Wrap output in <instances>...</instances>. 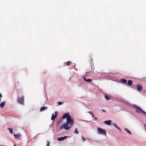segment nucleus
I'll list each match as a JSON object with an SVG mask.
<instances>
[{"instance_id":"1","label":"nucleus","mask_w":146,"mask_h":146,"mask_svg":"<svg viewBox=\"0 0 146 146\" xmlns=\"http://www.w3.org/2000/svg\"><path fill=\"white\" fill-rule=\"evenodd\" d=\"M66 118L67 119L66 122L68 123H69L70 125H72L74 123V121L73 119L71 118V116L68 113H66L64 114L62 117L63 119Z\"/></svg>"},{"instance_id":"2","label":"nucleus","mask_w":146,"mask_h":146,"mask_svg":"<svg viewBox=\"0 0 146 146\" xmlns=\"http://www.w3.org/2000/svg\"><path fill=\"white\" fill-rule=\"evenodd\" d=\"M98 133V134L106 135V131L105 129L98 127L97 129Z\"/></svg>"},{"instance_id":"3","label":"nucleus","mask_w":146,"mask_h":146,"mask_svg":"<svg viewBox=\"0 0 146 146\" xmlns=\"http://www.w3.org/2000/svg\"><path fill=\"white\" fill-rule=\"evenodd\" d=\"M17 102L23 105L24 102V97L22 96L21 98L18 97L17 99Z\"/></svg>"},{"instance_id":"4","label":"nucleus","mask_w":146,"mask_h":146,"mask_svg":"<svg viewBox=\"0 0 146 146\" xmlns=\"http://www.w3.org/2000/svg\"><path fill=\"white\" fill-rule=\"evenodd\" d=\"M69 123H68L66 122V123L64 125V128L66 130H68L71 127Z\"/></svg>"},{"instance_id":"5","label":"nucleus","mask_w":146,"mask_h":146,"mask_svg":"<svg viewBox=\"0 0 146 146\" xmlns=\"http://www.w3.org/2000/svg\"><path fill=\"white\" fill-rule=\"evenodd\" d=\"M57 112L55 111L54 113L55 115L54 114H52V115L51 119L52 120H54L57 117Z\"/></svg>"},{"instance_id":"6","label":"nucleus","mask_w":146,"mask_h":146,"mask_svg":"<svg viewBox=\"0 0 146 146\" xmlns=\"http://www.w3.org/2000/svg\"><path fill=\"white\" fill-rule=\"evenodd\" d=\"M133 106L135 108H137L138 110H139L140 111L142 112L145 113V114H146V113H145L144 111L141 110L140 108L138 106H137L135 105H134Z\"/></svg>"},{"instance_id":"7","label":"nucleus","mask_w":146,"mask_h":146,"mask_svg":"<svg viewBox=\"0 0 146 146\" xmlns=\"http://www.w3.org/2000/svg\"><path fill=\"white\" fill-rule=\"evenodd\" d=\"M137 90L139 91H140L142 89V86L139 84H138L137 85Z\"/></svg>"},{"instance_id":"8","label":"nucleus","mask_w":146,"mask_h":146,"mask_svg":"<svg viewBox=\"0 0 146 146\" xmlns=\"http://www.w3.org/2000/svg\"><path fill=\"white\" fill-rule=\"evenodd\" d=\"M111 121L110 120L106 121H104V123L108 125H110L111 124Z\"/></svg>"},{"instance_id":"9","label":"nucleus","mask_w":146,"mask_h":146,"mask_svg":"<svg viewBox=\"0 0 146 146\" xmlns=\"http://www.w3.org/2000/svg\"><path fill=\"white\" fill-rule=\"evenodd\" d=\"M93 59H92V58H91V70H88L90 72H91V71H93V72L94 71V67H92V64L91 63H92V61H93Z\"/></svg>"},{"instance_id":"10","label":"nucleus","mask_w":146,"mask_h":146,"mask_svg":"<svg viewBox=\"0 0 146 146\" xmlns=\"http://www.w3.org/2000/svg\"><path fill=\"white\" fill-rule=\"evenodd\" d=\"M14 136L15 137V138L16 139H18L21 136V135L20 134H18L17 135L14 134Z\"/></svg>"},{"instance_id":"11","label":"nucleus","mask_w":146,"mask_h":146,"mask_svg":"<svg viewBox=\"0 0 146 146\" xmlns=\"http://www.w3.org/2000/svg\"><path fill=\"white\" fill-rule=\"evenodd\" d=\"M84 80L86 81L87 82H91L92 81V80L91 79H86L85 77H84L83 78Z\"/></svg>"},{"instance_id":"12","label":"nucleus","mask_w":146,"mask_h":146,"mask_svg":"<svg viewBox=\"0 0 146 146\" xmlns=\"http://www.w3.org/2000/svg\"><path fill=\"white\" fill-rule=\"evenodd\" d=\"M47 108L45 107H43L41 108L40 111H44L45 110H47Z\"/></svg>"},{"instance_id":"13","label":"nucleus","mask_w":146,"mask_h":146,"mask_svg":"<svg viewBox=\"0 0 146 146\" xmlns=\"http://www.w3.org/2000/svg\"><path fill=\"white\" fill-rule=\"evenodd\" d=\"M5 102H3L1 103L0 104V107L2 108H3L5 106Z\"/></svg>"},{"instance_id":"14","label":"nucleus","mask_w":146,"mask_h":146,"mask_svg":"<svg viewBox=\"0 0 146 146\" xmlns=\"http://www.w3.org/2000/svg\"><path fill=\"white\" fill-rule=\"evenodd\" d=\"M132 83L133 82L131 80H129L128 81L127 84L129 86H131Z\"/></svg>"},{"instance_id":"15","label":"nucleus","mask_w":146,"mask_h":146,"mask_svg":"<svg viewBox=\"0 0 146 146\" xmlns=\"http://www.w3.org/2000/svg\"><path fill=\"white\" fill-rule=\"evenodd\" d=\"M57 139L58 141H61L64 140V138H63V137H58Z\"/></svg>"},{"instance_id":"16","label":"nucleus","mask_w":146,"mask_h":146,"mask_svg":"<svg viewBox=\"0 0 146 146\" xmlns=\"http://www.w3.org/2000/svg\"><path fill=\"white\" fill-rule=\"evenodd\" d=\"M121 81L124 83H126L127 82V80L123 79H121Z\"/></svg>"},{"instance_id":"17","label":"nucleus","mask_w":146,"mask_h":146,"mask_svg":"<svg viewBox=\"0 0 146 146\" xmlns=\"http://www.w3.org/2000/svg\"><path fill=\"white\" fill-rule=\"evenodd\" d=\"M8 129L9 130L10 132L11 133L13 134V130L11 128H8Z\"/></svg>"},{"instance_id":"18","label":"nucleus","mask_w":146,"mask_h":146,"mask_svg":"<svg viewBox=\"0 0 146 146\" xmlns=\"http://www.w3.org/2000/svg\"><path fill=\"white\" fill-rule=\"evenodd\" d=\"M105 98L107 100H109L110 99V98L109 97L106 95H105Z\"/></svg>"},{"instance_id":"19","label":"nucleus","mask_w":146,"mask_h":146,"mask_svg":"<svg viewBox=\"0 0 146 146\" xmlns=\"http://www.w3.org/2000/svg\"><path fill=\"white\" fill-rule=\"evenodd\" d=\"M125 129L129 134L130 135L131 134V132L127 129Z\"/></svg>"},{"instance_id":"20","label":"nucleus","mask_w":146,"mask_h":146,"mask_svg":"<svg viewBox=\"0 0 146 146\" xmlns=\"http://www.w3.org/2000/svg\"><path fill=\"white\" fill-rule=\"evenodd\" d=\"M114 125L118 129H119L120 131H121V129H120L117 125L115 124H114Z\"/></svg>"},{"instance_id":"21","label":"nucleus","mask_w":146,"mask_h":146,"mask_svg":"<svg viewBox=\"0 0 146 146\" xmlns=\"http://www.w3.org/2000/svg\"><path fill=\"white\" fill-rule=\"evenodd\" d=\"M74 133L76 134H78L79 133L78 131L77 130V129L76 128L74 131Z\"/></svg>"},{"instance_id":"22","label":"nucleus","mask_w":146,"mask_h":146,"mask_svg":"<svg viewBox=\"0 0 146 146\" xmlns=\"http://www.w3.org/2000/svg\"><path fill=\"white\" fill-rule=\"evenodd\" d=\"M63 128L64 126L63 125H61L59 127V129L60 130H62L63 129Z\"/></svg>"},{"instance_id":"23","label":"nucleus","mask_w":146,"mask_h":146,"mask_svg":"<svg viewBox=\"0 0 146 146\" xmlns=\"http://www.w3.org/2000/svg\"><path fill=\"white\" fill-rule=\"evenodd\" d=\"M71 63L69 61H68L67 62V65H68V66H69L70 65V63Z\"/></svg>"},{"instance_id":"24","label":"nucleus","mask_w":146,"mask_h":146,"mask_svg":"<svg viewBox=\"0 0 146 146\" xmlns=\"http://www.w3.org/2000/svg\"><path fill=\"white\" fill-rule=\"evenodd\" d=\"M82 138L83 141H86L85 138L83 136H82Z\"/></svg>"},{"instance_id":"25","label":"nucleus","mask_w":146,"mask_h":146,"mask_svg":"<svg viewBox=\"0 0 146 146\" xmlns=\"http://www.w3.org/2000/svg\"><path fill=\"white\" fill-rule=\"evenodd\" d=\"M58 103L59 104V105H61L62 104V103L60 102H58Z\"/></svg>"},{"instance_id":"26","label":"nucleus","mask_w":146,"mask_h":146,"mask_svg":"<svg viewBox=\"0 0 146 146\" xmlns=\"http://www.w3.org/2000/svg\"><path fill=\"white\" fill-rule=\"evenodd\" d=\"M47 146H49V145H50L49 142L48 141L47 142Z\"/></svg>"},{"instance_id":"27","label":"nucleus","mask_w":146,"mask_h":146,"mask_svg":"<svg viewBox=\"0 0 146 146\" xmlns=\"http://www.w3.org/2000/svg\"><path fill=\"white\" fill-rule=\"evenodd\" d=\"M144 129L145 131H146V125L145 124H144Z\"/></svg>"},{"instance_id":"28","label":"nucleus","mask_w":146,"mask_h":146,"mask_svg":"<svg viewBox=\"0 0 146 146\" xmlns=\"http://www.w3.org/2000/svg\"><path fill=\"white\" fill-rule=\"evenodd\" d=\"M88 112L90 114H91V115L93 114L92 112V111H88Z\"/></svg>"},{"instance_id":"29","label":"nucleus","mask_w":146,"mask_h":146,"mask_svg":"<svg viewBox=\"0 0 146 146\" xmlns=\"http://www.w3.org/2000/svg\"><path fill=\"white\" fill-rule=\"evenodd\" d=\"M92 117L93 118H94V114H93L92 115Z\"/></svg>"},{"instance_id":"30","label":"nucleus","mask_w":146,"mask_h":146,"mask_svg":"<svg viewBox=\"0 0 146 146\" xmlns=\"http://www.w3.org/2000/svg\"><path fill=\"white\" fill-rule=\"evenodd\" d=\"M2 95H1V94L0 93V98H2Z\"/></svg>"},{"instance_id":"31","label":"nucleus","mask_w":146,"mask_h":146,"mask_svg":"<svg viewBox=\"0 0 146 146\" xmlns=\"http://www.w3.org/2000/svg\"><path fill=\"white\" fill-rule=\"evenodd\" d=\"M67 137V136H65L63 138H64V139Z\"/></svg>"},{"instance_id":"32","label":"nucleus","mask_w":146,"mask_h":146,"mask_svg":"<svg viewBox=\"0 0 146 146\" xmlns=\"http://www.w3.org/2000/svg\"><path fill=\"white\" fill-rule=\"evenodd\" d=\"M94 119L95 120H97V118L96 117H94Z\"/></svg>"},{"instance_id":"33","label":"nucleus","mask_w":146,"mask_h":146,"mask_svg":"<svg viewBox=\"0 0 146 146\" xmlns=\"http://www.w3.org/2000/svg\"><path fill=\"white\" fill-rule=\"evenodd\" d=\"M102 110L103 111V112H105V110H103V109H102Z\"/></svg>"},{"instance_id":"34","label":"nucleus","mask_w":146,"mask_h":146,"mask_svg":"<svg viewBox=\"0 0 146 146\" xmlns=\"http://www.w3.org/2000/svg\"><path fill=\"white\" fill-rule=\"evenodd\" d=\"M136 111L137 112H139L137 110H136Z\"/></svg>"},{"instance_id":"35","label":"nucleus","mask_w":146,"mask_h":146,"mask_svg":"<svg viewBox=\"0 0 146 146\" xmlns=\"http://www.w3.org/2000/svg\"><path fill=\"white\" fill-rule=\"evenodd\" d=\"M1 98H0V101H1Z\"/></svg>"},{"instance_id":"36","label":"nucleus","mask_w":146,"mask_h":146,"mask_svg":"<svg viewBox=\"0 0 146 146\" xmlns=\"http://www.w3.org/2000/svg\"><path fill=\"white\" fill-rule=\"evenodd\" d=\"M14 146H16L15 145H14Z\"/></svg>"}]
</instances>
